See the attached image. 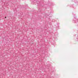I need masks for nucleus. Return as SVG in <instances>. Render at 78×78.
I'll return each instance as SVG.
<instances>
[{
	"instance_id": "nucleus-1",
	"label": "nucleus",
	"mask_w": 78,
	"mask_h": 78,
	"mask_svg": "<svg viewBox=\"0 0 78 78\" xmlns=\"http://www.w3.org/2000/svg\"><path fill=\"white\" fill-rule=\"evenodd\" d=\"M5 19H6V17L5 16Z\"/></svg>"
},
{
	"instance_id": "nucleus-2",
	"label": "nucleus",
	"mask_w": 78,
	"mask_h": 78,
	"mask_svg": "<svg viewBox=\"0 0 78 78\" xmlns=\"http://www.w3.org/2000/svg\"><path fill=\"white\" fill-rule=\"evenodd\" d=\"M77 21H78V19H77Z\"/></svg>"
}]
</instances>
